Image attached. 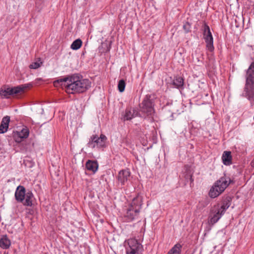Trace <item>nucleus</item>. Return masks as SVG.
I'll list each match as a JSON object with an SVG mask.
<instances>
[{
  "mask_svg": "<svg viewBox=\"0 0 254 254\" xmlns=\"http://www.w3.org/2000/svg\"><path fill=\"white\" fill-rule=\"evenodd\" d=\"M29 134V130L28 128L25 127L20 131H13L12 132V137L14 141L19 144L18 146L23 145L22 142L24 139L27 138Z\"/></svg>",
  "mask_w": 254,
  "mask_h": 254,
  "instance_id": "9",
  "label": "nucleus"
},
{
  "mask_svg": "<svg viewBox=\"0 0 254 254\" xmlns=\"http://www.w3.org/2000/svg\"><path fill=\"white\" fill-rule=\"evenodd\" d=\"M27 149H27V147H26V146H25V147H23V149H22V148H21V150H22V151H27Z\"/></svg>",
  "mask_w": 254,
  "mask_h": 254,
  "instance_id": "32",
  "label": "nucleus"
},
{
  "mask_svg": "<svg viewBox=\"0 0 254 254\" xmlns=\"http://www.w3.org/2000/svg\"><path fill=\"white\" fill-rule=\"evenodd\" d=\"M143 197L140 193H138L132 199L131 202L129 204V206L134 209L140 210L141 206L143 205Z\"/></svg>",
  "mask_w": 254,
  "mask_h": 254,
  "instance_id": "13",
  "label": "nucleus"
},
{
  "mask_svg": "<svg viewBox=\"0 0 254 254\" xmlns=\"http://www.w3.org/2000/svg\"><path fill=\"white\" fill-rule=\"evenodd\" d=\"M32 86L33 84L31 83L11 87L4 85L0 89V96L2 98L9 99L10 96L14 97L19 94L24 93L26 89H30Z\"/></svg>",
  "mask_w": 254,
  "mask_h": 254,
  "instance_id": "4",
  "label": "nucleus"
},
{
  "mask_svg": "<svg viewBox=\"0 0 254 254\" xmlns=\"http://www.w3.org/2000/svg\"><path fill=\"white\" fill-rule=\"evenodd\" d=\"M228 187V180L224 174V176L216 181L211 188L209 192V196L212 198L218 196Z\"/></svg>",
  "mask_w": 254,
  "mask_h": 254,
  "instance_id": "5",
  "label": "nucleus"
},
{
  "mask_svg": "<svg viewBox=\"0 0 254 254\" xmlns=\"http://www.w3.org/2000/svg\"><path fill=\"white\" fill-rule=\"evenodd\" d=\"M10 122V117L6 116L2 118L0 125V133H3L7 130L9 123Z\"/></svg>",
  "mask_w": 254,
  "mask_h": 254,
  "instance_id": "19",
  "label": "nucleus"
},
{
  "mask_svg": "<svg viewBox=\"0 0 254 254\" xmlns=\"http://www.w3.org/2000/svg\"><path fill=\"white\" fill-rule=\"evenodd\" d=\"M107 51H110V48H108V49H107Z\"/></svg>",
  "mask_w": 254,
  "mask_h": 254,
  "instance_id": "34",
  "label": "nucleus"
},
{
  "mask_svg": "<svg viewBox=\"0 0 254 254\" xmlns=\"http://www.w3.org/2000/svg\"><path fill=\"white\" fill-rule=\"evenodd\" d=\"M172 84L176 88L183 89L184 88V79L181 76H177L173 80Z\"/></svg>",
  "mask_w": 254,
  "mask_h": 254,
  "instance_id": "22",
  "label": "nucleus"
},
{
  "mask_svg": "<svg viewBox=\"0 0 254 254\" xmlns=\"http://www.w3.org/2000/svg\"><path fill=\"white\" fill-rule=\"evenodd\" d=\"M242 95L247 98L251 104L254 102V61L246 71V83Z\"/></svg>",
  "mask_w": 254,
  "mask_h": 254,
  "instance_id": "3",
  "label": "nucleus"
},
{
  "mask_svg": "<svg viewBox=\"0 0 254 254\" xmlns=\"http://www.w3.org/2000/svg\"><path fill=\"white\" fill-rule=\"evenodd\" d=\"M126 85V83L124 79H122L119 81L118 84V89L119 92H123L125 91Z\"/></svg>",
  "mask_w": 254,
  "mask_h": 254,
  "instance_id": "26",
  "label": "nucleus"
},
{
  "mask_svg": "<svg viewBox=\"0 0 254 254\" xmlns=\"http://www.w3.org/2000/svg\"><path fill=\"white\" fill-rule=\"evenodd\" d=\"M155 96L147 94L143 98L141 103L139 104L138 111L140 112V118L145 119L152 118L155 113Z\"/></svg>",
  "mask_w": 254,
  "mask_h": 254,
  "instance_id": "2",
  "label": "nucleus"
},
{
  "mask_svg": "<svg viewBox=\"0 0 254 254\" xmlns=\"http://www.w3.org/2000/svg\"><path fill=\"white\" fill-rule=\"evenodd\" d=\"M185 180L188 182L189 181L190 182V187H192L193 186V179L192 178V174H191L189 172H187L186 174L185 175Z\"/></svg>",
  "mask_w": 254,
  "mask_h": 254,
  "instance_id": "25",
  "label": "nucleus"
},
{
  "mask_svg": "<svg viewBox=\"0 0 254 254\" xmlns=\"http://www.w3.org/2000/svg\"><path fill=\"white\" fill-rule=\"evenodd\" d=\"M170 105V104H169V103H167V104H166V105L162 107V110H163V111H164V112L166 111L167 110V106L168 105Z\"/></svg>",
  "mask_w": 254,
  "mask_h": 254,
  "instance_id": "30",
  "label": "nucleus"
},
{
  "mask_svg": "<svg viewBox=\"0 0 254 254\" xmlns=\"http://www.w3.org/2000/svg\"><path fill=\"white\" fill-rule=\"evenodd\" d=\"M57 84L64 86L68 94H75L86 91L90 88L91 82L88 79L83 78L79 74L75 73L56 80L54 84Z\"/></svg>",
  "mask_w": 254,
  "mask_h": 254,
  "instance_id": "1",
  "label": "nucleus"
},
{
  "mask_svg": "<svg viewBox=\"0 0 254 254\" xmlns=\"http://www.w3.org/2000/svg\"><path fill=\"white\" fill-rule=\"evenodd\" d=\"M11 245V241L7 235H2L0 239V247L2 249H8Z\"/></svg>",
  "mask_w": 254,
  "mask_h": 254,
  "instance_id": "21",
  "label": "nucleus"
},
{
  "mask_svg": "<svg viewBox=\"0 0 254 254\" xmlns=\"http://www.w3.org/2000/svg\"><path fill=\"white\" fill-rule=\"evenodd\" d=\"M224 213L225 212H223L222 210L219 208V203L215 205L210 210L209 223L212 225L214 224L218 221Z\"/></svg>",
  "mask_w": 254,
  "mask_h": 254,
  "instance_id": "10",
  "label": "nucleus"
},
{
  "mask_svg": "<svg viewBox=\"0 0 254 254\" xmlns=\"http://www.w3.org/2000/svg\"><path fill=\"white\" fill-rule=\"evenodd\" d=\"M222 160L224 165L229 166L232 163V156L231 152L229 151H225L223 152L222 156Z\"/></svg>",
  "mask_w": 254,
  "mask_h": 254,
  "instance_id": "16",
  "label": "nucleus"
},
{
  "mask_svg": "<svg viewBox=\"0 0 254 254\" xmlns=\"http://www.w3.org/2000/svg\"><path fill=\"white\" fill-rule=\"evenodd\" d=\"M26 189L23 186H18L15 190L14 196L15 200L20 203H23L26 195Z\"/></svg>",
  "mask_w": 254,
  "mask_h": 254,
  "instance_id": "14",
  "label": "nucleus"
},
{
  "mask_svg": "<svg viewBox=\"0 0 254 254\" xmlns=\"http://www.w3.org/2000/svg\"><path fill=\"white\" fill-rule=\"evenodd\" d=\"M40 61H41V59L39 58L38 61L33 62L31 64H30L29 68L30 69H37V68H39L41 64H42L43 63L42 62H40L39 63V62Z\"/></svg>",
  "mask_w": 254,
  "mask_h": 254,
  "instance_id": "28",
  "label": "nucleus"
},
{
  "mask_svg": "<svg viewBox=\"0 0 254 254\" xmlns=\"http://www.w3.org/2000/svg\"><path fill=\"white\" fill-rule=\"evenodd\" d=\"M85 167L88 171L95 173L98 168V164L96 160H88L85 164Z\"/></svg>",
  "mask_w": 254,
  "mask_h": 254,
  "instance_id": "17",
  "label": "nucleus"
},
{
  "mask_svg": "<svg viewBox=\"0 0 254 254\" xmlns=\"http://www.w3.org/2000/svg\"><path fill=\"white\" fill-rule=\"evenodd\" d=\"M107 137L103 134H101L100 136L97 134H93L90 136L87 146L92 149L97 147L98 149L104 150L107 147Z\"/></svg>",
  "mask_w": 254,
  "mask_h": 254,
  "instance_id": "6",
  "label": "nucleus"
},
{
  "mask_svg": "<svg viewBox=\"0 0 254 254\" xmlns=\"http://www.w3.org/2000/svg\"><path fill=\"white\" fill-rule=\"evenodd\" d=\"M34 199V196L33 193L31 191L28 190L26 193L25 199L22 203L26 206H32Z\"/></svg>",
  "mask_w": 254,
  "mask_h": 254,
  "instance_id": "20",
  "label": "nucleus"
},
{
  "mask_svg": "<svg viewBox=\"0 0 254 254\" xmlns=\"http://www.w3.org/2000/svg\"><path fill=\"white\" fill-rule=\"evenodd\" d=\"M233 197L228 195H224L222 197L221 206H219V208L222 210L223 212H225L226 210L230 207Z\"/></svg>",
  "mask_w": 254,
  "mask_h": 254,
  "instance_id": "15",
  "label": "nucleus"
},
{
  "mask_svg": "<svg viewBox=\"0 0 254 254\" xmlns=\"http://www.w3.org/2000/svg\"><path fill=\"white\" fill-rule=\"evenodd\" d=\"M140 112L137 108L127 107L125 111L122 113L121 120L124 121H130L136 117H140Z\"/></svg>",
  "mask_w": 254,
  "mask_h": 254,
  "instance_id": "8",
  "label": "nucleus"
},
{
  "mask_svg": "<svg viewBox=\"0 0 254 254\" xmlns=\"http://www.w3.org/2000/svg\"><path fill=\"white\" fill-rule=\"evenodd\" d=\"M82 41L80 39L74 40L70 45V48L73 50H77L81 48Z\"/></svg>",
  "mask_w": 254,
  "mask_h": 254,
  "instance_id": "24",
  "label": "nucleus"
},
{
  "mask_svg": "<svg viewBox=\"0 0 254 254\" xmlns=\"http://www.w3.org/2000/svg\"><path fill=\"white\" fill-rule=\"evenodd\" d=\"M202 30L203 38L206 43V49L209 52H213L214 50L213 38L209 26L204 21L203 22Z\"/></svg>",
  "mask_w": 254,
  "mask_h": 254,
  "instance_id": "7",
  "label": "nucleus"
},
{
  "mask_svg": "<svg viewBox=\"0 0 254 254\" xmlns=\"http://www.w3.org/2000/svg\"><path fill=\"white\" fill-rule=\"evenodd\" d=\"M138 209H134L130 206L127 209V212L124 215V219L127 222H130L137 218L139 214V211Z\"/></svg>",
  "mask_w": 254,
  "mask_h": 254,
  "instance_id": "12",
  "label": "nucleus"
},
{
  "mask_svg": "<svg viewBox=\"0 0 254 254\" xmlns=\"http://www.w3.org/2000/svg\"><path fill=\"white\" fill-rule=\"evenodd\" d=\"M142 250H135L132 248H126L127 254H142Z\"/></svg>",
  "mask_w": 254,
  "mask_h": 254,
  "instance_id": "29",
  "label": "nucleus"
},
{
  "mask_svg": "<svg viewBox=\"0 0 254 254\" xmlns=\"http://www.w3.org/2000/svg\"><path fill=\"white\" fill-rule=\"evenodd\" d=\"M226 179H227V180L228 179L229 180V183H228V186L229 185V184L234 183L233 181L231 180V179L229 177H228L227 178H226Z\"/></svg>",
  "mask_w": 254,
  "mask_h": 254,
  "instance_id": "31",
  "label": "nucleus"
},
{
  "mask_svg": "<svg viewBox=\"0 0 254 254\" xmlns=\"http://www.w3.org/2000/svg\"><path fill=\"white\" fill-rule=\"evenodd\" d=\"M130 176V172L128 169L121 170L116 176L119 184L122 187L127 182Z\"/></svg>",
  "mask_w": 254,
  "mask_h": 254,
  "instance_id": "11",
  "label": "nucleus"
},
{
  "mask_svg": "<svg viewBox=\"0 0 254 254\" xmlns=\"http://www.w3.org/2000/svg\"><path fill=\"white\" fill-rule=\"evenodd\" d=\"M251 165L253 167H254V160L251 162Z\"/></svg>",
  "mask_w": 254,
  "mask_h": 254,
  "instance_id": "33",
  "label": "nucleus"
},
{
  "mask_svg": "<svg viewBox=\"0 0 254 254\" xmlns=\"http://www.w3.org/2000/svg\"><path fill=\"white\" fill-rule=\"evenodd\" d=\"M182 248V246L180 244L177 243L169 251L167 254H180Z\"/></svg>",
  "mask_w": 254,
  "mask_h": 254,
  "instance_id": "23",
  "label": "nucleus"
},
{
  "mask_svg": "<svg viewBox=\"0 0 254 254\" xmlns=\"http://www.w3.org/2000/svg\"><path fill=\"white\" fill-rule=\"evenodd\" d=\"M127 244L129 246L128 248H132L135 249L136 251H143V247L142 245L135 239H128L127 241Z\"/></svg>",
  "mask_w": 254,
  "mask_h": 254,
  "instance_id": "18",
  "label": "nucleus"
},
{
  "mask_svg": "<svg viewBox=\"0 0 254 254\" xmlns=\"http://www.w3.org/2000/svg\"><path fill=\"white\" fill-rule=\"evenodd\" d=\"M183 29L186 33L191 32V23L188 21L183 22Z\"/></svg>",
  "mask_w": 254,
  "mask_h": 254,
  "instance_id": "27",
  "label": "nucleus"
}]
</instances>
